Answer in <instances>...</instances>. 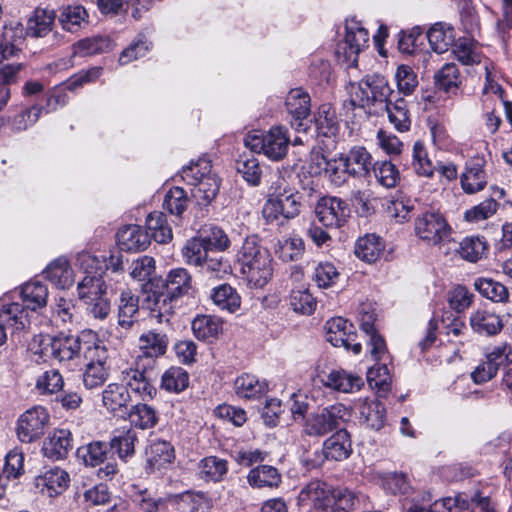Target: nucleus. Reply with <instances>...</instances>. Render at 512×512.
Returning <instances> with one entry per match:
<instances>
[{
	"label": "nucleus",
	"mask_w": 512,
	"mask_h": 512,
	"mask_svg": "<svg viewBox=\"0 0 512 512\" xmlns=\"http://www.w3.org/2000/svg\"><path fill=\"white\" fill-rule=\"evenodd\" d=\"M236 259L241 267V273L251 285L262 288L271 280L273 259L256 236H249L244 240Z\"/></svg>",
	"instance_id": "obj_1"
},
{
	"label": "nucleus",
	"mask_w": 512,
	"mask_h": 512,
	"mask_svg": "<svg viewBox=\"0 0 512 512\" xmlns=\"http://www.w3.org/2000/svg\"><path fill=\"white\" fill-rule=\"evenodd\" d=\"M180 176L183 181L192 186V197L202 205L210 203L217 195L220 180L211 170V163L205 158L191 162L182 168Z\"/></svg>",
	"instance_id": "obj_2"
},
{
	"label": "nucleus",
	"mask_w": 512,
	"mask_h": 512,
	"mask_svg": "<svg viewBox=\"0 0 512 512\" xmlns=\"http://www.w3.org/2000/svg\"><path fill=\"white\" fill-rule=\"evenodd\" d=\"M244 144L254 153L263 154L271 161H280L286 157L291 139L286 127L276 125L267 131L248 133Z\"/></svg>",
	"instance_id": "obj_3"
},
{
	"label": "nucleus",
	"mask_w": 512,
	"mask_h": 512,
	"mask_svg": "<svg viewBox=\"0 0 512 512\" xmlns=\"http://www.w3.org/2000/svg\"><path fill=\"white\" fill-rule=\"evenodd\" d=\"M83 341L77 335L59 334L51 337L50 335H38L34 337L32 349L38 344L39 349L36 354L42 357H50L59 363H68L80 358L83 350Z\"/></svg>",
	"instance_id": "obj_4"
},
{
	"label": "nucleus",
	"mask_w": 512,
	"mask_h": 512,
	"mask_svg": "<svg viewBox=\"0 0 512 512\" xmlns=\"http://www.w3.org/2000/svg\"><path fill=\"white\" fill-rule=\"evenodd\" d=\"M388 80L380 74H369L358 82L351 93L350 103L353 107L370 109L383 106L392 94Z\"/></svg>",
	"instance_id": "obj_5"
},
{
	"label": "nucleus",
	"mask_w": 512,
	"mask_h": 512,
	"mask_svg": "<svg viewBox=\"0 0 512 512\" xmlns=\"http://www.w3.org/2000/svg\"><path fill=\"white\" fill-rule=\"evenodd\" d=\"M368 41L369 33L362 23L355 18H347L344 40L337 45L335 51L337 60L348 68L355 67L359 53L367 46Z\"/></svg>",
	"instance_id": "obj_6"
},
{
	"label": "nucleus",
	"mask_w": 512,
	"mask_h": 512,
	"mask_svg": "<svg viewBox=\"0 0 512 512\" xmlns=\"http://www.w3.org/2000/svg\"><path fill=\"white\" fill-rule=\"evenodd\" d=\"M416 237L429 245H439L451 235V227L445 217L437 211L426 210L418 214L414 221Z\"/></svg>",
	"instance_id": "obj_7"
},
{
	"label": "nucleus",
	"mask_w": 512,
	"mask_h": 512,
	"mask_svg": "<svg viewBox=\"0 0 512 512\" xmlns=\"http://www.w3.org/2000/svg\"><path fill=\"white\" fill-rule=\"evenodd\" d=\"M348 416L343 404H334L311 414L305 422L304 433L308 436L322 437L337 429Z\"/></svg>",
	"instance_id": "obj_8"
},
{
	"label": "nucleus",
	"mask_w": 512,
	"mask_h": 512,
	"mask_svg": "<svg viewBox=\"0 0 512 512\" xmlns=\"http://www.w3.org/2000/svg\"><path fill=\"white\" fill-rule=\"evenodd\" d=\"M333 488L314 480L305 485L298 495V505L306 512H332Z\"/></svg>",
	"instance_id": "obj_9"
},
{
	"label": "nucleus",
	"mask_w": 512,
	"mask_h": 512,
	"mask_svg": "<svg viewBox=\"0 0 512 512\" xmlns=\"http://www.w3.org/2000/svg\"><path fill=\"white\" fill-rule=\"evenodd\" d=\"M352 453V442L350 434L346 429H338L333 435L323 443L321 454H315L313 459H305L304 462L308 468L320 467L324 459L342 461L347 459Z\"/></svg>",
	"instance_id": "obj_10"
},
{
	"label": "nucleus",
	"mask_w": 512,
	"mask_h": 512,
	"mask_svg": "<svg viewBox=\"0 0 512 512\" xmlns=\"http://www.w3.org/2000/svg\"><path fill=\"white\" fill-rule=\"evenodd\" d=\"M512 363V348L503 343L497 345L486 354V360L481 362L471 373L476 384H482L496 376L499 368Z\"/></svg>",
	"instance_id": "obj_11"
},
{
	"label": "nucleus",
	"mask_w": 512,
	"mask_h": 512,
	"mask_svg": "<svg viewBox=\"0 0 512 512\" xmlns=\"http://www.w3.org/2000/svg\"><path fill=\"white\" fill-rule=\"evenodd\" d=\"M287 114L290 116V124L297 131H307L310 124L311 98L302 88L291 89L285 99Z\"/></svg>",
	"instance_id": "obj_12"
},
{
	"label": "nucleus",
	"mask_w": 512,
	"mask_h": 512,
	"mask_svg": "<svg viewBox=\"0 0 512 512\" xmlns=\"http://www.w3.org/2000/svg\"><path fill=\"white\" fill-rule=\"evenodd\" d=\"M49 421V414L42 406H35L25 411L17 422V437L22 443H31L44 434Z\"/></svg>",
	"instance_id": "obj_13"
},
{
	"label": "nucleus",
	"mask_w": 512,
	"mask_h": 512,
	"mask_svg": "<svg viewBox=\"0 0 512 512\" xmlns=\"http://www.w3.org/2000/svg\"><path fill=\"white\" fill-rule=\"evenodd\" d=\"M153 283L144 286L145 295L142 306L150 311L151 317L158 323L168 322L169 316L174 312L173 302L177 299L164 288L153 290Z\"/></svg>",
	"instance_id": "obj_14"
},
{
	"label": "nucleus",
	"mask_w": 512,
	"mask_h": 512,
	"mask_svg": "<svg viewBox=\"0 0 512 512\" xmlns=\"http://www.w3.org/2000/svg\"><path fill=\"white\" fill-rule=\"evenodd\" d=\"M326 340L335 347H344L352 350L354 354L361 352V344L356 342L354 326L342 317H335L325 324Z\"/></svg>",
	"instance_id": "obj_15"
},
{
	"label": "nucleus",
	"mask_w": 512,
	"mask_h": 512,
	"mask_svg": "<svg viewBox=\"0 0 512 512\" xmlns=\"http://www.w3.org/2000/svg\"><path fill=\"white\" fill-rule=\"evenodd\" d=\"M319 222L326 227L342 226L350 214L346 201L338 197H323L319 200L315 209Z\"/></svg>",
	"instance_id": "obj_16"
},
{
	"label": "nucleus",
	"mask_w": 512,
	"mask_h": 512,
	"mask_svg": "<svg viewBox=\"0 0 512 512\" xmlns=\"http://www.w3.org/2000/svg\"><path fill=\"white\" fill-rule=\"evenodd\" d=\"M312 164L316 165L315 173L323 170L328 181L335 187L344 186L350 177L342 154L333 158H326L321 153L312 156Z\"/></svg>",
	"instance_id": "obj_17"
},
{
	"label": "nucleus",
	"mask_w": 512,
	"mask_h": 512,
	"mask_svg": "<svg viewBox=\"0 0 512 512\" xmlns=\"http://www.w3.org/2000/svg\"><path fill=\"white\" fill-rule=\"evenodd\" d=\"M121 381L128 391L142 400L152 399L156 395V388L152 385L149 372L138 368H129L121 372Z\"/></svg>",
	"instance_id": "obj_18"
},
{
	"label": "nucleus",
	"mask_w": 512,
	"mask_h": 512,
	"mask_svg": "<svg viewBox=\"0 0 512 512\" xmlns=\"http://www.w3.org/2000/svg\"><path fill=\"white\" fill-rule=\"evenodd\" d=\"M148 473L162 472L175 459L173 446L164 440H155L146 449Z\"/></svg>",
	"instance_id": "obj_19"
},
{
	"label": "nucleus",
	"mask_w": 512,
	"mask_h": 512,
	"mask_svg": "<svg viewBox=\"0 0 512 512\" xmlns=\"http://www.w3.org/2000/svg\"><path fill=\"white\" fill-rule=\"evenodd\" d=\"M247 483L253 489H278L282 484V474L272 465L260 464L248 472Z\"/></svg>",
	"instance_id": "obj_20"
},
{
	"label": "nucleus",
	"mask_w": 512,
	"mask_h": 512,
	"mask_svg": "<svg viewBox=\"0 0 512 512\" xmlns=\"http://www.w3.org/2000/svg\"><path fill=\"white\" fill-rule=\"evenodd\" d=\"M117 243L121 250L139 252L149 246L150 236L139 225H126L117 232Z\"/></svg>",
	"instance_id": "obj_21"
},
{
	"label": "nucleus",
	"mask_w": 512,
	"mask_h": 512,
	"mask_svg": "<svg viewBox=\"0 0 512 512\" xmlns=\"http://www.w3.org/2000/svg\"><path fill=\"white\" fill-rule=\"evenodd\" d=\"M72 434L67 429L54 430L44 441L43 455L51 460L64 459L72 449Z\"/></svg>",
	"instance_id": "obj_22"
},
{
	"label": "nucleus",
	"mask_w": 512,
	"mask_h": 512,
	"mask_svg": "<svg viewBox=\"0 0 512 512\" xmlns=\"http://www.w3.org/2000/svg\"><path fill=\"white\" fill-rule=\"evenodd\" d=\"M350 177L365 178L372 170V156L366 148L355 146L347 153H341Z\"/></svg>",
	"instance_id": "obj_23"
},
{
	"label": "nucleus",
	"mask_w": 512,
	"mask_h": 512,
	"mask_svg": "<svg viewBox=\"0 0 512 512\" xmlns=\"http://www.w3.org/2000/svg\"><path fill=\"white\" fill-rule=\"evenodd\" d=\"M324 386L342 393H354L359 391L363 385V379L343 369L332 370L322 378Z\"/></svg>",
	"instance_id": "obj_24"
},
{
	"label": "nucleus",
	"mask_w": 512,
	"mask_h": 512,
	"mask_svg": "<svg viewBox=\"0 0 512 512\" xmlns=\"http://www.w3.org/2000/svg\"><path fill=\"white\" fill-rule=\"evenodd\" d=\"M70 482L69 474L60 467H53L36 479L37 487L49 497H54L66 490Z\"/></svg>",
	"instance_id": "obj_25"
},
{
	"label": "nucleus",
	"mask_w": 512,
	"mask_h": 512,
	"mask_svg": "<svg viewBox=\"0 0 512 512\" xmlns=\"http://www.w3.org/2000/svg\"><path fill=\"white\" fill-rule=\"evenodd\" d=\"M234 389L238 397L256 400L266 395L269 384L255 375L242 374L234 381Z\"/></svg>",
	"instance_id": "obj_26"
},
{
	"label": "nucleus",
	"mask_w": 512,
	"mask_h": 512,
	"mask_svg": "<svg viewBox=\"0 0 512 512\" xmlns=\"http://www.w3.org/2000/svg\"><path fill=\"white\" fill-rule=\"evenodd\" d=\"M484 159L476 158L467 163L466 171L461 175V185L468 194L481 191L487 184V175L484 171Z\"/></svg>",
	"instance_id": "obj_27"
},
{
	"label": "nucleus",
	"mask_w": 512,
	"mask_h": 512,
	"mask_svg": "<svg viewBox=\"0 0 512 512\" xmlns=\"http://www.w3.org/2000/svg\"><path fill=\"white\" fill-rule=\"evenodd\" d=\"M0 323L12 333L22 331L29 325L28 310L18 302L4 304L0 308Z\"/></svg>",
	"instance_id": "obj_28"
},
{
	"label": "nucleus",
	"mask_w": 512,
	"mask_h": 512,
	"mask_svg": "<svg viewBox=\"0 0 512 512\" xmlns=\"http://www.w3.org/2000/svg\"><path fill=\"white\" fill-rule=\"evenodd\" d=\"M137 441V433L133 428H123L113 433L109 447L117 453L122 461L127 462L135 454Z\"/></svg>",
	"instance_id": "obj_29"
},
{
	"label": "nucleus",
	"mask_w": 512,
	"mask_h": 512,
	"mask_svg": "<svg viewBox=\"0 0 512 512\" xmlns=\"http://www.w3.org/2000/svg\"><path fill=\"white\" fill-rule=\"evenodd\" d=\"M106 278H108L106 272L99 275H86L77 286L79 298L87 303L104 297L107 292Z\"/></svg>",
	"instance_id": "obj_30"
},
{
	"label": "nucleus",
	"mask_w": 512,
	"mask_h": 512,
	"mask_svg": "<svg viewBox=\"0 0 512 512\" xmlns=\"http://www.w3.org/2000/svg\"><path fill=\"white\" fill-rule=\"evenodd\" d=\"M384 249V242L379 236L366 234L356 241L354 253L360 260L367 263H374L383 254Z\"/></svg>",
	"instance_id": "obj_31"
},
{
	"label": "nucleus",
	"mask_w": 512,
	"mask_h": 512,
	"mask_svg": "<svg viewBox=\"0 0 512 512\" xmlns=\"http://www.w3.org/2000/svg\"><path fill=\"white\" fill-rule=\"evenodd\" d=\"M139 311V300L131 291H122L118 304V325L124 330H130L136 323Z\"/></svg>",
	"instance_id": "obj_32"
},
{
	"label": "nucleus",
	"mask_w": 512,
	"mask_h": 512,
	"mask_svg": "<svg viewBox=\"0 0 512 512\" xmlns=\"http://www.w3.org/2000/svg\"><path fill=\"white\" fill-rule=\"evenodd\" d=\"M132 401V396L124 383H110L102 391L103 406L110 412L115 413Z\"/></svg>",
	"instance_id": "obj_33"
},
{
	"label": "nucleus",
	"mask_w": 512,
	"mask_h": 512,
	"mask_svg": "<svg viewBox=\"0 0 512 512\" xmlns=\"http://www.w3.org/2000/svg\"><path fill=\"white\" fill-rule=\"evenodd\" d=\"M21 297L24 307L28 311H35L46 306L48 289L40 281H30L21 287Z\"/></svg>",
	"instance_id": "obj_34"
},
{
	"label": "nucleus",
	"mask_w": 512,
	"mask_h": 512,
	"mask_svg": "<svg viewBox=\"0 0 512 512\" xmlns=\"http://www.w3.org/2000/svg\"><path fill=\"white\" fill-rule=\"evenodd\" d=\"M45 278L58 288L66 289L73 284V271L66 258L54 260L44 271Z\"/></svg>",
	"instance_id": "obj_35"
},
{
	"label": "nucleus",
	"mask_w": 512,
	"mask_h": 512,
	"mask_svg": "<svg viewBox=\"0 0 512 512\" xmlns=\"http://www.w3.org/2000/svg\"><path fill=\"white\" fill-rule=\"evenodd\" d=\"M162 282V288L172 294L175 298H179L192 289V277L185 268L172 269L165 281Z\"/></svg>",
	"instance_id": "obj_36"
},
{
	"label": "nucleus",
	"mask_w": 512,
	"mask_h": 512,
	"mask_svg": "<svg viewBox=\"0 0 512 512\" xmlns=\"http://www.w3.org/2000/svg\"><path fill=\"white\" fill-rule=\"evenodd\" d=\"M382 107L385 108L390 123L397 131L406 132L410 129L411 118L405 99L388 100Z\"/></svg>",
	"instance_id": "obj_37"
},
{
	"label": "nucleus",
	"mask_w": 512,
	"mask_h": 512,
	"mask_svg": "<svg viewBox=\"0 0 512 512\" xmlns=\"http://www.w3.org/2000/svg\"><path fill=\"white\" fill-rule=\"evenodd\" d=\"M427 39L432 50L438 54H442L454 43L455 32L450 25L436 23L428 30Z\"/></svg>",
	"instance_id": "obj_38"
},
{
	"label": "nucleus",
	"mask_w": 512,
	"mask_h": 512,
	"mask_svg": "<svg viewBox=\"0 0 512 512\" xmlns=\"http://www.w3.org/2000/svg\"><path fill=\"white\" fill-rule=\"evenodd\" d=\"M471 328L483 335H495L502 329L500 317L488 310H478L470 317Z\"/></svg>",
	"instance_id": "obj_39"
},
{
	"label": "nucleus",
	"mask_w": 512,
	"mask_h": 512,
	"mask_svg": "<svg viewBox=\"0 0 512 512\" xmlns=\"http://www.w3.org/2000/svg\"><path fill=\"white\" fill-rule=\"evenodd\" d=\"M315 125L319 135L334 137L339 132V122L336 111L329 103L319 106L315 117Z\"/></svg>",
	"instance_id": "obj_40"
},
{
	"label": "nucleus",
	"mask_w": 512,
	"mask_h": 512,
	"mask_svg": "<svg viewBox=\"0 0 512 512\" xmlns=\"http://www.w3.org/2000/svg\"><path fill=\"white\" fill-rule=\"evenodd\" d=\"M192 331L199 340L215 339L222 332V321L212 315H198L192 321Z\"/></svg>",
	"instance_id": "obj_41"
},
{
	"label": "nucleus",
	"mask_w": 512,
	"mask_h": 512,
	"mask_svg": "<svg viewBox=\"0 0 512 512\" xmlns=\"http://www.w3.org/2000/svg\"><path fill=\"white\" fill-rule=\"evenodd\" d=\"M168 342L166 334L148 331L140 336L139 348L144 356L157 358L166 353Z\"/></svg>",
	"instance_id": "obj_42"
},
{
	"label": "nucleus",
	"mask_w": 512,
	"mask_h": 512,
	"mask_svg": "<svg viewBox=\"0 0 512 512\" xmlns=\"http://www.w3.org/2000/svg\"><path fill=\"white\" fill-rule=\"evenodd\" d=\"M128 418L133 427L141 430L151 429L158 423L156 410L145 403L133 405L128 413Z\"/></svg>",
	"instance_id": "obj_43"
},
{
	"label": "nucleus",
	"mask_w": 512,
	"mask_h": 512,
	"mask_svg": "<svg viewBox=\"0 0 512 512\" xmlns=\"http://www.w3.org/2000/svg\"><path fill=\"white\" fill-rule=\"evenodd\" d=\"M236 170L252 187H257L261 183L262 168L259 160L253 155H240L236 160Z\"/></svg>",
	"instance_id": "obj_44"
},
{
	"label": "nucleus",
	"mask_w": 512,
	"mask_h": 512,
	"mask_svg": "<svg viewBox=\"0 0 512 512\" xmlns=\"http://www.w3.org/2000/svg\"><path fill=\"white\" fill-rule=\"evenodd\" d=\"M146 226L150 239L153 238L157 243L165 244L172 239V229L167 224L164 213L160 211L150 213L146 219Z\"/></svg>",
	"instance_id": "obj_45"
},
{
	"label": "nucleus",
	"mask_w": 512,
	"mask_h": 512,
	"mask_svg": "<svg viewBox=\"0 0 512 512\" xmlns=\"http://www.w3.org/2000/svg\"><path fill=\"white\" fill-rule=\"evenodd\" d=\"M360 419L374 430H380L385 424V406L376 400L365 401L359 408Z\"/></svg>",
	"instance_id": "obj_46"
},
{
	"label": "nucleus",
	"mask_w": 512,
	"mask_h": 512,
	"mask_svg": "<svg viewBox=\"0 0 512 512\" xmlns=\"http://www.w3.org/2000/svg\"><path fill=\"white\" fill-rule=\"evenodd\" d=\"M54 19L53 11L36 9L28 19L26 33L32 37H44L51 31Z\"/></svg>",
	"instance_id": "obj_47"
},
{
	"label": "nucleus",
	"mask_w": 512,
	"mask_h": 512,
	"mask_svg": "<svg viewBox=\"0 0 512 512\" xmlns=\"http://www.w3.org/2000/svg\"><path fill=\"white\" fill-rule=\"evenodd\" d=\"M201 478L207 481L220 482L228 472V462L217 456H207L199 462Z\"/></svg>",
	"instance_id": "obj_48"
},
{
	"label": "nucleus",
	"mask_w": 512,
	"mask_h": 512,
	"mask_svg": "<svg viewBox=\"0 0 512 512\" xmlns=\"http://www.w3.org/2000/svg\"><path fill=\"white\" fill-rule=\"evenodd\" d=\"M435 85L445 93L455 94L461 84L458 67L454 63H446L434 76Z\"/></svg>",
	"instance_id": "obj_49"
},
{
	"label": "nucleus",
	"mask_w": 512,
	"mask_h": 512,
	"mask_svg": "<svg viewBox=\"0 0 512 512\" xmlns=\"http://www.w3.org/2000/svg\"><path fill=\"white\" fill-rule=\"evenodd\" d=\"M333 500L332 512H349L360 508L364 496L347 488H337L333 489Z\"/></svg>",
	"instance_id": "obj_50"
},
{
	"label": "nucleus",
	"mask_w": 512,
	"mask_h": 512,
	"mask_svg": "<svg viewBox=\"0 0 512 512\" xmlns=\"http://www.w3.org/2000/svg\"><path fill=\"white\" fill-rule=\"evenodd\" d=\"M209 253H211V250L208 243L202 237H194L188 240L182 248L184 261L196 267H200Z\"/></svg>",
	"instance_id": "obj_51"
},
{
	"label": "nucleus",
	"mask_w": 512,
	"mask_h": 512,
	"mask_svg": "<svg viewBox=\"0 0 512 512\" xmlns=\"http://www.w3.org/2000/svg\"><path fill=\"white\" fill-rule=\"evenodd\" d=\"M411 165L414 172L419 176L431 178L434 175L436 167L422 141H416L413 145Z\"/></svg>",
	"instance_id": "obj_52"
},
{
	"label": "nucleus",
	"mask_w": 512,
	"mask_h": 512,
	"mask_svg": "<svg viewBox=\"0 0 512 512\" xmlns=\"http://www.w3.org/2000/svg\"><path fill=\"white\" fill-rule=\"evenodd\" d=\"M189 203L190 199L187 192L183 188L175 186L165 193L163 209L169 214L180 218L186 211Z\"/></svg>",
	"instance_id": "obj_53"
},
{
	"label": "nucleus",
	"mask_w": 512,
	"mask_h": 512,
	"mask_svg": "<svg viewBox=\"0 0 512 512\" xmlns=\"http://www.w3.org/2000/svg\"><path fill=\"white\" fill-rule=\"evenodd\" d=\"M474 287L483 297L493 302H505L509 298L506 286L492 278H477Z\"/></svg>",
	"instance_id": "obj_54"
},
{
	"label": "nucleus",
	"mask_w": 512,
	"mask_h": 512,
	"mask_svg": "<svg viewBox=\"0 0 512 512\" xmlns=\"http://www.w3.org/2000/svg\"><path fill=\"white\" fill-rule=\"evenodd\" d=\"M211 298L221 310H227L230 313L235 312L241 303L237 291L228 284H222L214 288Z\"/></svg>",
	"instance_id": "obj_55"
},
{
	"label": "nucleus",
	"mask_w": 512,
	"mask_h": 512,
	"mask_svg": "<svg viewBox=\"0 0 512 512\" xmlns=\"http://www.w3.org/2000/svg\"><path fill=\"white\" fill-rule=\"evenodd\" d=\"M64 379L59 370L51 368L40 374L35 383V388L40 395H52L62 391Z\"/></svg>",
	"instance_id": "obj_56"
},
{
	"label": "nucleus",
	"mask_w": 512,
	"mask_h": 512,
	"mask_svg": "<svg viewBox=\"0 0 512 512\" xmlns=\"http://www.w3.org/2000/svg\"><path fill=\"white\" fill-rule=\"evenodd\" d=\"M112 43L108 37L93 36L82 39L73 45V54L89 56L106 52L111 49Z\"/></svg>",
	"instance_id": "obj_57"
},
{
	"label": "nucleus",
	"mask_w": 512,
	"mask_h": 512,
	"mask_svg": "<svg viewBox=\"0 0 512 512\" xmlns=\"http://www.w3.org/2000/svg\"><path fill=\"white\" fill-rule=\"evenodd\" d=\"M109 444L102 441H94L78 448L77 455L86 466L95 467L102 464L108 453Z\"/></svg>",
	"instance_id": "obj_58"
},
{
	"label": "nucleus",
	"mask_w": 512,
	"mask_h": 512,
	"mask_svg": "<svg viewBox=\"0 0 512 512\" xmlns=\"http://www.w3.org/2000/svg\"><path fill=\"white\" fill-rule=\"evenodd\" d=\"M487 250L486 242L479 236H469L462 239L457 252L462 259L475 263L480 260Z\"/></svg>",
	"instance_id": "obj_59"
},
{
	"label": "nucleus",
	"mask_w": 512,
	"mask_h": 512,
	"mask_svg": "<svg viewBox=\"0 0 512 512\" xmlns=\"http://www.w3.org/2000/svg\"><path fill=\"white\" fill-rule=\"evenodd\" d=\"M189 385V375L182 367H170L162 375L161 387L168 392L180 393Z\"/></svg>",
	"instance_id": "obj_60"
},
{
	"label": "nucleus",
	"mask_w": 512,
	"mask_h": 512,
	"mask_svg": "<svg viewBox=\"0 0 512 512\" xmlns=\"http://www.w3.org/2000/svg\"><path fill=\"white\" fill-rule=\"evenodd\" d=\"M372 170L377 181L386 188L395 187L400 177L397 167L391 161H377L372 165Z\"/></svg>",
	"instance_id": "obj_61"
},
{
	"label": "nucleus",
	"mask_w": 512,
	"mask_h": 512,
	"mask_svg": "<svg viewBox=\"0 0 512 512\" xmlns=\"http://www.w3.org/2000/svg\"><path fill=\"white\" fill-rule=\"evenodd\" d=\"M289 303L295 312L304 315H311L316 308V299L308 289H293Z\"/></svg>",
	"instance_id": "obj_62"
},
{
	"label": "nucleus",
	"mask_w": 512,
	"mask_h": 512,
	"mask_svg": "<svg viewBox=\"0 0 512 512\" xmlns=\"http://www.w3.org/2000/svg\"><path fill=\"white\" fill-rule=\"evenodd\" d=\"M397 90L403 95H411L418 86L417 74L408 65H400L395 72Z\"/></svg>",
	"instance_id": "obj_63"
},
{
	"label": "nucleus",
	"mask_w": 512,
	"mask_h": 512,
	"mask_svg": "<svg viewBox=\"0 0 512 512\" xmlns=\"http://www.w3.org/2000/svg\"><path fill=\"white\" fill-rule=\"evenodd\" d=\"M108 370V366L87 363L83 373L84 387L89 390L101 387L109 377Z\"/></svg>",
	"instance_id": "obj_64"
}]
</instances>
